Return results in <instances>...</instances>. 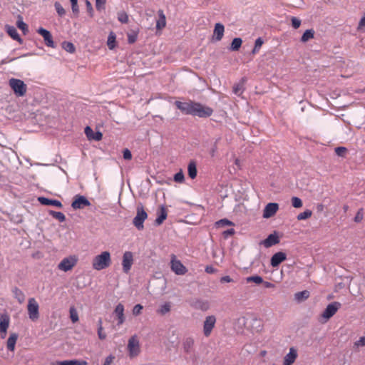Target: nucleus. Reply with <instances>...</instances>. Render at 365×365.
Here are the masks:
<instances>
[{"instance_id": "f257e3e1", "label": "nucleus", "mask_w": 365, "mask_h": 365, "mask_svg": "<svg viewBox=\"0 0 365 365\" xmlns=\"http://www.w3.org/2000/svg\"><path fill=\"white\" fill-rule=\"evenodd\" d=\"M111 264L110 254L108 251L102 252L92 259V267L95 270H102L108 268Z\"/></svg>"}, {"instance_id": "f03ea898", "label": "nucleus", "mask_w": 365, "mask_h": 365, "mask_svg": "<svg viewBox=\"0 0 365 365\" xmlns=\"http://www.w3.org/2000/svg\"><path fill=\"white\" fill-rule=\"evenodd\" d=\"M341 307V304L338 302H334L327 305L323 313L321 314L322 323L327 322L331 317H332Z\"/></svg>"}, {"instance_id": "7ed1b4c3", "label": "nucleus", "mask_w": 365, "mask_h": 365, "mask_svg": "<svg viewBox=\"0 0 365 365\" xmlns=\"http://www.w3.org/2000/svg\"><path fill=\"white\" fill-rule=\"evenodd\" d=\"M27 312L29 319L36 322L39 318V304L35 298L31 297L28 300Z\"/></svg>"}, {"instance_id": "20e7f679", "label": "nucleus", "mask_w": 365, "mask_h": 365, "mask_svg": "<svg viewBox=\"0 0 365 365\" xmlns=\"http://www.w3.org/2000/svg\"><path fill=\"white\" fill-rule=\"evenodd\" d=\"M9 84L16 96H24L26 94L27 86L23 81L17 78H11Z\"/></svg>"}, {"instance_id": "39448f33", "label": "nucleus", "mask_w": 365, "mask_h": 365, "mask_svg": "<svg viewBox=\"0 0 365 365\" xmlns=\"http://www.w3.org/2000/svg\"><path fill=\"white\" fill-rule=\"evenodd\" d=\"M148 214L145 212L143 205H139L136 209V215L133 219V225L138 230H142L144 228L143 222L147 219Z\"/></svg>"}, {"instance_id": "423d86ee", "label": "nucleus", "mask_w": 365, "mask_h": 365, "mask_svg": "<svg viewBox=\"0 0 365 365\" xmlns=\"http://www.w3.org/2000/svg\"><path fill=\"white\" fill-rule=\"evenodd\" d=\"M192 108V115L200 118L210 117L213 113V110L211 108L203 106L200 103L195 102Z\"/></svg>"}, {"instance_id": "0eeeda50", "label": "nucleus", "mask_w": 365, "mask_h": 365, "mask_svg": "<svg viewBox=\"0 0 365 365\" xmlns=\"http://www.w3.org/2000/svg\"><path fill=\"white\" fill-rule=\"evenodd\" d=\"M78 257L76 255H71L68 257L63 258L58 264V269L68 272L71 270L77 264Z\"/></svg>"}, {"instance_id": "6e6552de", "label": "nucleus", "mask_w": 365, "mask_h": 365, "mask_svg": "<svg viewBox=\"0 0 365 365\" xmlns=\"http://www.w3.org/2000/svg\"><path fill=\"white\" fill-rule=\"evenodd\" d=\"M128 350L130 357H135L139 354L140 351V343L136 335H134L129 339Z\"/></svg>"}, {"instance_id": "1a4fd4ad", "label": "nucleus", "mask_w": 365, "mask_h": 365, "mask_svg": "<svg viewBox=\"0 0 365 365\" xmlns=\"http://www.w3.org/2000/svg\"><path fill=\"white\" fill-rule=\"evenodd\" d=\"M216 317L214 315L206 317L203 323V334L206 337L210 336L215 326Z\"/></svg>"}, {"instance_id": "9d476101", "label": "nucleus", "mask_w": 365, "mask_h": 365, "mask_svg": "<svg viewBox=\"0 0 365 365\" xmlns=\"http://www.w3.org/2000/svg\"><path fill=\"white\" fill-rule=\"evenodd\" d=\"M171 269L178 275H183L187 272V268L182 264V263L176 259L175 255L172 256L171 259Z\"/></svg>"}, {"instance_id": "9b49d317", "label": "nucleus", "mask_w": 365, "mask_h": 365, "mask_svg": "<svg viewBox=\"0 0 365 365\" xmlns=\"http://www.w3.org/2000/svg\"><path fill=\"white\" fill-rule=\"evenodd\" d=\"M90 205L91 202L88 200V199L86 197L80 195H76L71 203V207L74 210L83 209L84 207H88Z\"/></svg>"}, {"instance_id": "f8f14e48", "label": "nucleus", "mask_w": 365, "mask_h": 365, "mask_svg": "<svg viewBox=\"0 0 365 365\" xmlns=\"http://www.w3.org/2000/svg\"><path fill=\"white\" fill-rule=\"evenodd\" d=\"M133 264V255L131 252L127 251L124 252L122 260V266L123 272L128 274Z\"/></svg>"}, {"instance_id": "ddd939ff", "label": "nucleus", "mask_w": 365, "mask_h": 365, "mask_svg": "<svg viewBox=\"0 0 365 365\" xmlns=\"http://www.w3.org/2000/svg\"><path fill=\"white\" fill-rule=\"evenodd\" d=\"M279 210V205L275 202H269L268 203L263 210V217L264 218H270L273 217Z\"/></svg>"}, {"instance_id": "4468645a", "label": "nucleus", "mask_w": 365, "mask_h": 365, "mask_svg": "<svg viewBox=\"0 0 365 365\" xmlns=\"http://www.w3.org/2000/svg\"><path fill=\"white\" fill-rule=\"evenodd\" d=\"M194 103H195V102H193V101H189V102L175 101V105L182 113H184L187 115H192Z\"/></svg>"}, {"instance_id": "2eb2a0df", "label": "nucleus", "mask_w": 365, "mask_h": 365, "mask_svg": "<svg viewBox=\"0 0 365 365\" xmlns=\"http://www.w3.org/2000/svg\"><path fill=\"white\" fill-rule=\"evenodd\" d=\"M298 356V352L294 347L289 348V353H287L283 359V365H292Z\"/></svg>"}, {"instance_id": "dca6fc26", "label": "nucleus", "mask_w": 365, "mask_h": 365, "mask_svg": "<svg viewBox=\"0 0 365 365\" xmlns=\"http://www.w3.org/2000/svg\"><path fill=\"white\" fill-rule=\"evenodd\" d=\"M37 32L42 36L44 39L45 43L47 46L54 48V42L53 41L52 36L51 33L43 28H39Z\"/></svg>"}, {"instance_id": "f3484780", "label": "nucleus", "mask_w": 365, "mask_h": 365, "mask_svg": "<svg viewBox=\"0 0 365 365\" xmlns=\"http://www.w3.org/2000/svg\"><path fill=\"white\" fill-rule=\"evenodd\" d=\"M279 242V239L277 235L274 232L270 234L265 240L260 242V245H263L266 248L271 247Z\"/></svg>"}, {"instance_id": "a211bd4d", "label": "nucleus", "mask_w": 365, "mask_h": 365, "mask_svg": "<svg viewBox=\"0 0 365 365\" xmlns=\"http://www.w3.org/2000/svg\"><path fill=\"white\" fill-rule=\"evenodd\" d=\"M287 259V255L282 252H278L272 255L270 264L272 267H276Z\"/></svg>"}, {"instance_id": "6ab92c4d", "label": "nucleus", "mask_w": 365, "mask_h": 365, "mask_svg": "<svg viewBox=\"0 0 365 365\" xmlns=\"http://www.w3.org/2000/svg\"><path fill=\"white\" fill-rule=\"evenodd\" d=\"M85 134L88 140H94L96 141H99L102 140L103 134L100 131H97L96 133L93 132L92 128L89 126H86L85 128Z\"/></svg>"}, {"instance_id": "aec40b11", "label": "nucleus", "mask_w": 365, "mask_h": 365, "mask_svg": "<svg viewBox=\"0 0 365 365\" xmlns=\"http://www.w3.org/2000/svg\"><path fill=\"white\" fill-rule=\"evenodd\" d=\"M114 313L118 319V325H121L125 322V316H124V306L119 303L115 308Z\"/></svg>"}, {"instance_id": "412c9836", "label": "nucleus", "mask_w": 365, "mask_h": 365, "mask_svg": "<svg viewBox=\"0 0 365 365\" xmlns=\"http://www.w3.org/2000/svg\"><path fill=\"white\" fill-rule=\"evenodd\" d=\"M38 200L41 205H43L55 206L58 208H61L63 206L62 203L59 200H52V199H48V198L44 197H39L38 198Z\"/></svg>"}, {"instance_id": "4be33fe9", "label": "nucleus", "mask_w": 365, "mask_h": 365, "mask_svg": "<svg viewBox=\"0 0 365 365\" xmlns=\"http://www.w3.org/2000/svg\"><path fill=\"white\" fill-rule=\"evenodd\" d=\"M9 326V318L7 316H1L0 319V333L2 338L6 336Z\"/></svg>"}, {"instance_id": "5701e85b", "label": "nucleus", "mask_w": 365, "mask_h": 365, "mask_svg": "<svg viewBox=\"0 0 365 365\" xmlns=\"http://www.w3.org/2000/svg\"><path fill=\"white\" fill-rule=\"evenodd\" d=\"M224 31V26L220 23H217L213 31V38L217 41H220L223 37Z\"/></svg>"}, {"instance_id": "b1692460", "label": "nucleus", "mask_w": 365, "mask_h": 365, "mask_svg": "<svg viewBox=\"0 0 365 365\" xmlns=\"http://www.w3.org/2000/svg\"><path fill=\"white\" fill-rule=\"evenodd\" d=\"M5 29L9 36H11L13 39L16 40L19 43H21L22 39L19 36L17 30L14 26L6 25Z\"/></svg>"}, {"instance_id": "393cba45", "label": "nucleus", "mask_w": 365, "mask_h": 365, "mask_svg": "<svg viewBox=\"0 0 365 365\" xmlns=\"http://www.w3.org/2000/svg\"><path fill=\"white\" fill-rule=\"evenodd\" d=\"M158 14L159 18L156 22V29L162 30L166 26V17L163 10H159Z\"/></svg>"}, {"instance_id": "a878e982", "label": "nucleus", "mask_w": 365, "mask_h": 365, "mask_svg": "<svg viewBox=\"0 0 365 365\" xmlns=\"http://www.w3.org/2000/svg\"><path fill=\"white\" fill-rule=\"evenodd\" d=\"M158 216L155 220V223L158 225H160L166 219L167 215H168L167 209L165 208V206H163V205L160 206L159 211L158 212Z\"/></svg>"}, {"instance_id": "bb28decb", "label": "nucleus", "mask_w": 365, "mask_h": 365, "mask_svg": "<svg viewBox=\"0 0 365 365\" xmlns=\"http://www.w3.org/2000/svg\"><path fill=\"white\" fill-rule=\"evenodd\" d=\"M17 339H18L17 334L12 333L10 334L9 337L7 339V342H6V346L9 351H14Z\"/></svg>"}, {"instance_id": "cd10ccee", "label": "nucleus", "mask_w": 365, "mask_h": 365, "mask_svg": "<svg viewBox=\"0 0 365 365\" xmlns=\"http://www.w3.org/2000/svg\"><path fill=\"white\" fill-rule=\"evenodd\" d=\"M194 339L191 337L186 338L182 342V347L186 353H190L193 350Z\"/></svg>"}, {"instance_id": "c85d7f7f", "label": "nucleus", "mask_w": 365, "mask_h": 365, "mask_svg": "<svg viewBox=\"0 0 365 365\" xmlns=\"http://www.w3.org/2000/svg\"><path fill=\"white\" fill-rule=\"evenodd\" d=\"M193 307L202 311H207L210 308V304L206 300H197L194 302Z\"/></svg>"}, {"instance_id": "c756f323", "label": "nucleus", "mask_w": 365, "mask_h": 365, "mask_svg": "<svg viewBox=\"0 0 365 365\" xmlns=\"http://www.w3.org/2000/svg\"><path fill=\"white\" fill-rule=\"evenodd\" d=\"M188 175L191 179H195L197 176V167L194 161H190L187 167Z\"/></svg>"}, {"instance_id": "7c9ffc66", "label": "nucleus", "mask_w": 365, "mask_h": 365, "mask_svg": "<svg viewBox=\"0 0 365 365\" xmlns=\"http://www.w3.org/2000/svg\"><path fill=\"white\" fill-rule=\"evenodd\" d=\"M12 292L14 295V297L17 299L19 304H22L24 302L26 297L24 292L20 289H19L18 287H15Z\"/></svg>"}, {"instance_id": "2f4dec72", "label": "nucleus", "mask_w": 365, "mask_h": 365, "mask_svg": "<svg viewBox=\"0 0 365 365\" xmlns=\"http://www.w3.org/2000/svg\"><path fill=\"white\" fill-rule=\"evenodd\" d=\"M244 84H245V79L242 78V81L235 84L234 86H233V93L237 96H240L243 91H244Z\"/></svg>"}, {"instance_id": "473e14b6", "label": "nucleus", "mask_w": 365, "mask_h": 365, "mask_svg": "<svg viewBox=\"0 0 365 365\" xmlns=\"http://www.w3.org/2000/svg\"><path fill=\"white\" fill-rule=\"evenodd\" d=\"M242 43V40L241 38H235L230 45V50L232 51H238Z\"/></svg>"}, {"instance_id": "72a5a7b5", "label": "nucleus", "mask_w": 365, "mask_h": 365, "mask_svg": "<svg viewBox=\"0 0 365 365\" xmlns=\"http://www.w3.org/2000/svg\"><path fill=\"white\" fill-rule=\"evenodd\" d=\"M314 31L313 29H308L303 34L301 41L302 42H307L309 40L314 38Z\"/></svg>"}, {"instance_id": "f704fd0d", "label": "nucleus", "mask_w": 365, "mask_h": 365, "mask_svg": "<svg viewBox=\"0 0 365 365\" xmlns=\"http://www.w3.org/2000/svg\"><path fill=\"white\" fill-rule=\"evenodd\" d=\"M246 282L247 283L254 282L257 284H260L262 282H264V280L262 277L258 276V275H255V276L247 277L246 278Z\"/></svg>"}, {"instance_id": "c9c22d12", "label": "nucleus", "mask_w": 365, "mask_h": 365, "mask_svg": "<svg viewBox=\"0 0 365 365\" xmlns=\"http://www.w3.org/2000/svg\"><path fill=\"white\" fill-rule=\"evenodd\" d=\"M107 45L110 50L115 47V35L114 33L111 32L109 34L108 37Z\"/></svg>"}, {"instance_id": "e433bc0d", "label": "nucleus", "mask_w": 365, "mask_h": 365, "mask_svg": "<svg viewBox=\"0 0 365 365\" xmlns=\"http://www.w3.org/2000/svg\"><path fill=\"white\" fill-rule=\"evenodd\" d=\"M309 297V292L307 290L299 292L295 294V299L298 301L307 299Z\"/></svg>"}, {"instance_id": "4c0bfd02", "label": "nucleus", "mask_w": 365, "mask_h": 365, "mask_svg": "<svg viewBox=\"0 0 365 365\" xmlns=\"http://www.w3.org/2000/svg\"><path fill=\"white\" fill-rule=\"evenodd\" d=\"M50 215L55 219L58 220L59 222H64L66 220L64 214L61 212L51 210Z\"/></svg>"}, {"instance_id": "58836bf2", "label": "nucleus", "mask_w": 365, "mask_h": 365, "mask_svg": "<svg viewBox=\"0 0 365 365\" xmlns=\"http://www.w3.org/2000/svg\"><path fill=\"white\" fill-rule=\"evenodd\" d=\"M215 225L218 227H222L225 226H233L234 223L232 221L225 218L216 222Z\"/></svg>"}, {"instance_id": "ea45409f", "label": "nucleus", "mask_w": 365, "mask_h": 365, "mask_svg": "<svg viewBox=\"0 0 365 365\" xmlns=\"http://www.w3.org/2000/svg\"><path fill=\"white\" fill-rule=\"evenodd\" d=\"M263 43H264V41L261 38H257L255 41V46L252 51V53L253 54L258 53Z\"/></svg>"}, {"instance_id": "a19ab883", "label": "nucleus", "mask_w": 365, "mask_h": 365, "mask_svg": "<svg viewBox=\"0 0 365 365\" xmlns=\"http://www.w3.org/2000/svg\"><path fill=\"white\" fill-rule=\"evenodd\" d=\"M312 215V212L309 210H307L304 211L303 212L299 213L297 215V220H304L309 218Z\"/></svg>"}, {"instance_id": "79ce46f5", "label": "nucleus", "mask_w": 365, "mask_h": 365, "mask_svg": "<svg viewBox=\"0 0 365 365\" xmlns=\"http://www.w3.org/2000/svg\"><path fill=\"white\" fill-rule=\"evenodd\" d=\"M63 49H65L66 51L73 53L75 52L76 48L74 45L71 42L65 41L62 44Z\"/></svg>"}, {"instance_id": "37998d69", "label": "nucleus", "mask_w": 365, "mask_h": 365, "mask_svg": "<svg viewBox=\"0 0 365 365\" xmlns=\"http://www.w3.org/2000/svg\"><path fill=\"white\" fill-rule=\"evenodd\" d=\"M170 311V304L169 302H166L164 304L161 305L160 309H158V313L162 315L165 314L166 313Z\"/></svg>"}, {"instance_id": "c03bdc74", "label": "nucleus", "mask_w": 365, "mask_h": 365, "mask_svg": "<svg viewBox=\"0 0 365 365\" xmlns=\"http://www.w3.org/2000/svg\"><path fill=\"white\" fill-rule=\"evenodd\" d=\"M70 317L72 322L76 323L78 321V314L76 309L74 307H71L70 310Z\"/></svg>"}, {"instance_id": "a18cd8bd", "label": "nucleus", "mask_w": 365, "mask_h": 365, "mask_svg": "<svg viewBox=\"0 0 365 365\" xmlns=\"http://www.w3.org/2000/svg\"><path fill=\"white\" fill-rule=\"evenodd\" d=\"M118 20L123 24H127L128 22V16L124 11L118 12Z\"/></svg>"}, {"instance_id": "49530a36", "label": "nucleus", "mask_w": 365, "mask_h": 365, "mask_svg": "<svg viewBox=\"0 0 365 365\" xmlns=\"http://www.w3.org/2000/svg\"><path fill=\"white\" fill-rule=\"evenodd\" d=\"M16 25L19 29H21L24 34H26V31H28V27L26 24H25L22 19L21 17L19 16V20L16 22Z\"/></svg>"}, {"instance_id": "de8ad7c7", "label": "nucleus", "mask_w": 365, "mask_h": 365, "mask_svg": "<svg viewBox=\"0 0 365 365\" xmlns=\"http://www.w3.org/2000/svg\"><path fill=\"white\" fill-rule=\"evenodd\" d=\"M363 219H364V209L360 208L357 211V212L354 217V221L356 223H359L363 220Z\"/></svg>"}, {"instance_id": "09e8293b", "label": "nucleus", "mask_w": 365, "mask_h": 365, "mask_svg": "<svg viewBox=\"0 0 365 365\" xmlns=\"http://www.w3.org/2000/svg\"><path fill=\"white\" fill-rule=\"evenodd\" d=\"M292 206L295 208H299L302 206V201L297 197H293L292 198Z\"/></svg>"}, {"instance_id": "8fccbe9b", "label": "nucleus", "mask_w": 365, "mask_h": 365, "mask_svg": "<svg viewBox=\"0 0 365 365\" xmlns=\"http://www.w3.org/2000/svg\"><path fill=\"white\" fill-rule=\"evenodd\" d=\"M54 6L56 10V12L60 16H62L66 14L65 9L63 8L60 3L56 2Z\"/></svg>"}, {"instance_id": "3c124183", "label": "nucleus", "mask_w": 365, "mask_h": 365, "mask_svg": "<svg viewBox=\"0 0 365 365\" xmlns=\"http://www.w3.org/2000/svg\"><path fill=\"white\" fill-rule=\"evenodd\" d=\"M184 180H185V177H184V174L182 170L177 173L174 175V180L177 182L182 183V182H183Z\"/></svg>"}, {"instance_id": "603ef678", "label": "nucleus", "mask_w": 365, "mask_h": 365, "mask_svg": "<svg viewBox=\"0 0 365 365\" xmlns=\"http://www.w3.org/2000/svg\"><path fill=\"white\" fill-rule=\"evenodd\" d=\"M106 0H96V8L98 11L105 9Z\"/></svg>"}, {"instance_id": "864d4df0", "label": "nucleus", "mask_w": 365, "mask_h": 365, "mask_svg": "<svg viewBox=\"0 0 365 365\" xmlns=\"http://www.w3.org/2000/svg\"><path fill=\"white\" fill-rule=\"evenodd\" d=\"M347 150L345 147H337L335 148V153L337 155L344 157Z\"/></svg>"}, {"instance_id": "5fc2aeb1", "label": "nucleus", "mask_w": 365, "mask_h": 365, "mask_svg": "<svg viewBox=\"0 0 365 365\" xmlns=\"http://www.w3.org/2000/svg\"><path fill=\"white\" fill-rule=\"evenodd\" d=\"M143 309V307L141 304H136L133 309V314L135 316L139 315L141 313Z\"/></svg>"}, {"instance_id": "6e6d98bb", "label": "nucleus", "mask_w": 365, "mask_h": 365, "mask_svg": "<svg viewBox=\"0 0 365 365\" xmlns=\"http://www.w3.org/2000/svg\"><path fill=\"white\" fill-rule=\"evenodd\" d=\"M98 335L100 339L103 340L106 338V334L103 331L102 326H99L98 328Z\"/></svg>"}, {"instance_id": "4d7b16f0", "label": "nucleus", "mask_w": 365, "mask_h": 365, "mask_svg": "<svg viewBox=\"0 0 365 365\" xmlns=\"http://www.w3.org/2000/svg\"><path fill=\"white\" fill-rule=\"evenodd\" d=\"M358 30L365 31V13L359 23Z\"/></svg>"}, {"instance_id": "13d9d810", "label": "nucleus", "mask_w": 365, "mask_h": 365, "mask_svg": "<svg viewBox=\"0 0 365 365\" xmlns=\"http://www.w3.org/2000/svg\"><path fill=\"white\" fill-rule=\"evenodd\" d=\"M301 25V21L296 18V17H292V26L294 28V29H298Z\"/></svg>"}, {"instance_id": "bf43d9fd", "label": "nucleus", "mask_w": 365, "mask_h": 365, "mask_svg": "<svg viewBox=\"0 0 365 365\" xmlns=\"http://www.w3.org/2000/svg\"><path fill=\"white\" fill-rule=\"evenodd\" d=\"M356 346H365V336H361L358 341L354 343Z\"/></svg>"}, {"instance_id": "052dcab7", "label": "nucleus", "mask_w": 365, "mask_h": 365, "mask_svg": "<svg viewBox=\"0 0 365 365\" xmlns=\"http://www.w3.org/2000/svg\"><path fill=\"white\" fill-rule=\"evenodd\" d=\"M123 158L125 160H130L132 158L131 152L128 149H125L123 150Z\"/></svg>"}, {"instance_id": "680f3d73", "label": "nucleus", "mask_w": 365, "mask_h": 365, "mask_svg": "<svg viewBox=\"0 0 365 365\" xmlns=\"http://www.w3.org/2000/svg\"><path fill=\"white\" fill-rule=\"evenodd\" d=\"M114 359V356L110 355L106 358L103 365H110Z\"/></svg>"}, {"instance_id": "e2e57ef3", "label": "nucleus", "mask_w": 365, "mask_h": 365, "mask_svg": "<svg viewBox=\"0 0 365 365\" xmlns=\"http://www.w3.org/2000/svg\"><path fill=\"white\" fill-rule=\"evenodd\" d=\"M136 39H137V35H136V34H134V35H133V34H129V35L128 36V42H129L130 43H135V41H136Z\"/></svg>"}, {"instance_id": "0e129e2a", "label": "nucleus", "mask_w": 365, "mask_h": 365, "mask_svg": "<svg viewBox=\"0 0 365 365\" xmlns=\"http://www.w3.org/2000/svg\"><path fill=\"white\" fill-rule=\"evenodd\" d=\"M235 230L231 228V229H229V230H227L223 232V235L225 237H227V236L229 235H232L235 234Z\"/></svg>"}, {"instance_id": "69168bd1", "label": "nucleus", "mask_w": 365, "mask_h": 365, "mask_svg": "<svg viewBox=\"0 0 365 365\" xmlns=\"http://www.w3.org/2000/svg\"><path fill=\"white\" fill-rule=\"evenodd\" d=\"M73 365H88L87 361L84 360H73Z\"/></svg>"}, {"instance_id": "338daca9", "label": "nucleus", "mask_w": 365, "mask_h": 365, "mask_svg": "<svg viewBox=\"0 0 365 365\" xmlns=\"http://www.w3.org/2000/svg\"><path fill=\"white\" fill-rule=\"evenodd\" d=\"M220 282L229 283V282H232V279L230 276H224V277H221Z\"/></svg>"}, {"instance_id": "774afa93", "label": "nucleus", "mask_w": 365, "mask_h": 365, "mask_svg": "<svg viewBox=\"0 0 365 365\" xmlns=\"http://www.w3.org/2000/svg\"><path fill=\"white\" fill-rule=\"evenodd\" d=\"M205 272L209 274H212L216 272V269L212 266H207L205 267Z\"/></svg>"}]
</instances>
